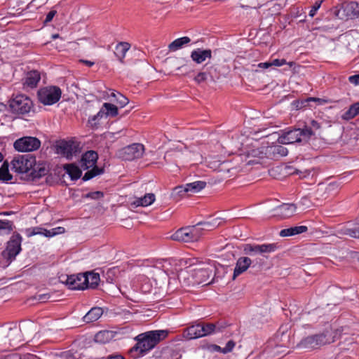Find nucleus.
I'll return each mask as SVG.
<instances>
[{"label":"nucleus","instance_id":"20e7f679","mask_svg":"<svg viewBox=\"0 0 359 359\" xmlns=\"http://www.w3.org/2000/svg\"><path fill=\"white\" fill-rule=\"evenodd\" d=\"M314 135L313 130L305 127L304 128H294L285 131L278 137V142L282 144H293L295 142H307Z\"/></svg>","mask_w":359,"mask_h":359},{"label":"nucleus","instance_id":"393cba45","mask_svg":"<svg viewBox=\"0 0 359 359\" xmlns=\"http://www.w3.org/2000/svg\"><path fill=\"white\" fill-rule=\"evenodd\" d=\"M84 275V278L82 280L85 282L86 287H95L100 281V275L97 273L94 272H88L86 273H83Z\"/></svg>","mask_w":359,"mask_h":359},{"label":"nucleus","instance_id":"6ab92c4d","mask_svg":"<svg viewBox=\"0 0 359 359\" xmlns=\"http://www.w3.org/2000/svg\"><path fill=\"white\" fill-rule=\"evenodd\" d=\"M252 264L251 259L248 257H240L236 264L233 271V279L245 272Z\"/></svg>","mask_w":359,"mask_h":359},{"label":"nucleus","instance_id":"a18cd8bd","mask_svg":"<svg viewBox=\"0 0 359 359\" xmlns=\"http://www.w3.org/2000/svg\"><path fill=\"white\" fill-rule=\"evenodd\" d=\"M46 229L41 226H35L27 229V236H32L35 235H41L46 237Z\"/></svg>","mask_w":359,"mask_h":359},{"label":"nucleus","instance_id":"a19ab883","mask_svg":"<svg viewBox=\"0 0 359 359\" xmlns=\"http://www.w3.org/2000/svg\"><path fill=\"white\" fill-rule=\"evenodd\" d=\"M13 223L8 220H0V235L8 234L13 230Z\"/></svg>","mask_w":359,"mask_h":359},{"label":"nucleus","instance_id":"2f4dec72","mask_svg":"<svg viewBox=\"0 0 359 359\" xmlns=\"http://www.w3.org/2000/svg\"><path fill=\"white\" fill-rule=\"evenodd\" d=\"M155 195L154 194H146L143 197L136 199L134 203L137 206L147 207L151 205L155 201Z\"/></svg>","mask_w":359,"mask_h":359},{"label":"nucleus","instance_id":"9d476101","mask_svg":"<svg viewBox=\"0 0 359 359\" xmlns=\"http://www.w3.org/2000/svg\"><path fill=\"white\" fill-rule=\"evenodd\" d=\"M34 163V157L29 155H19L11 161V169L17 173H27L32 170Z\"/></svg>","mask_w":359,"mask_h":359},{"label":"nucleus","instance_id":"aec40b11","mask_svg":"<svg viewBox=\"0 0 359 359\" xmlns=\"http://www.w3.org/2000/svg\"><path fill=\"white\" fill-rule=\"evenodd\" d=\"M212 52L210 49L203 50L197 48L191 53V57L197 64L203 62L206 59L211 58Z\"/></svg>","mask_w":359,"mask_h":359},{"label":"nucleus","instance_id":"5fc2aeb1","mask_svg":"<svg viewBox=\"0 0 359 359\" xmlns=\"http://www.w3.org/2000/svg\"><path fill=\"white\" fill-rule=\"evenodd\" d=\"M57 13V11L55 10H52L50 11L47 15H46V19H45V21H44V23H48L50 22L53 18L55 17V15H56Z\"/></svg>","mask_w":359,"mask_h":359},{"label":"nucleus","instance_id":"ddd939ff","mask_svg":"<svg viewBox=\"0 0 359 359\" xmlns=\"http://www.w3.org/2000/svg\"><path fill=\"white\" fill-rule=\"evenodd\" d=\"M84 278L83 273L70 276H62L60 277L61 283H65L70 290H84L86 289L85 282L82 280Z\"/></svg>","mask_w":359,"mask_h":359},{"label":"nucleus","instance_id":"c9c22d12","mask_svg":"<svg viewBox=\"0 0 359 359\" xmlns=\"http://www.w3.org/2000/svg\"><path fill=\"white\" fill-rule=\"evenodd\" d=\"M270 151L273 154V157L285 156L288 153L287 148L283 145L272 146L270 147Z\"/></svg>","mask_w":359,"mask_h":359},{"label":"nucleus","instance_id":"f704fd0d","mask_svg":"<svg viewBox=\"0 0 359 359\" xmlns=\"http://www.w3.org/2000/svg\"><path fill=\"white\" fill-rule=\"evenodd\" d=\"M201 332H202V337L215 333L220 330L219 328H218L215 324L213 323H201Z\"/></svg>","mask_w":359,"mask_h":359},{"label":"nucleus","instance_id":"052dcab7","mask_svg":"<svg viewBox=\"0 0 359 359\" xmlns=\"http://www.w3.org/2000/svg\"><path fill=\"white\" fill-rule=\"evenodd\" d=\"M49 298V295L47 294H39L38 296V300L45 302Z\"/></svg>","mask_w":359,"mask_h":359},{"label":"nucleus","instance_id":"6e6552de","mask_svg":"<svg viewBox=\"0 0 359 359\" xmlns=\"http://www.w3.org/2000/svg\"><path fill=\"white\" fill-rule=\"evenodd\" d=\"M38 99L44 105H53L57 103L62 95L61 89L56 86H48L39 90Z\"/></svg>","mask_w":359,"mask_h":359},{"label":"nucleus","instance_id":"bb28decb","mask_svg":"<svg viewBox=\"0 0 359 359\" xmlns=\"http://www.w3.org/2000/svg\"><path fill=\"white\" fill-rule=\"evenodd\" d=\"M182 152L180 149H172L168 151L164 156V160L166 164H175L177 166V158L182 156Z\"/></svg>","mask_w":359,"mask_h":359},{"label":"nucleus","instance_id":"5701e85b","mask_svg":"<svg viewBox=\"0 0 359 359\" xmlns=\"http://www.w3.org/2000/svg\"><path fill=\"white\" fill-rule=\"evenodd\" d=\"M30 175L33 179L40 178L48 173L46 164L43 162L34 163V165L30 170Z\"/></svg>","mask_w":359,"mask_h":359},{"label":"nucleus","instance_id":"7ed1b4c3","mask_svg":"<svg viewBox=\"0 0 359 359\" xmlns=\"http://www.w3.org/2000/svg\"><path fill=\"white\" fill-rule=\"evenodd\" d=\"M168 334V332L165 330H153L142 333L135 338L137 344L133 348V350L139 351L140 354L144 355L154 348L161 341L165 339Z\"/></svg>","mask_w":359,"mask_h":359},{"label":"nucleus","instance_id":"338daca9","mask_svg":"<svg viewBox=\"0 0 359 359\" xmlns=\"http://www.w3.org/2000/svg\"><path fill=\"white\" fill-rule=\"evenodd\" d=\"M10 215V213L8 212H2L0 213V215Z\"/></svg>","mask_w":359,"mask_h":359},{"label":"nucleus","instance_id":"c756f323","mask_svg":"<svg viewBox=\"0 0 359 359\" xmlns=\"http://www.w3.org/2000/svg\"><path fill=\"white\" fill-rule=\"evenodd\" d=\"M229 162L226 161H221L219 160H210L208 162V166L213 169L214 170H217L218 172H229V168L226 165L229 164Z\"/></svg>","mask_w":359,"mask_h":359},{"label":"nucleus","instance_id":"8fccbe9b","mask_svg":"<svg viewBox=\"0 0 359 359\" xmlns=\"http://www.w3.org/2000/svg\"><path fill=\"white\" fill-rule=\"evenodd\" d=\"M207 79L208 74L206 72H200L195 76L194 81L198 83H201L206 81Z\"/></svg>","mask_w":359,"mask_h":359},{"label":"nucleus","instance_id":"4be33fe9","mask_svg":"<svg viewBox=\"0 0 359 359\" xmlns=\"http://www.w3.org/2000/svg\"><path fill=\"white\" fill-rule=\"evenodd\" d=\"M41 79L40 74L37 71L28 72L24 80V86L30 88H35Z\"/></svg>","mask_w":359,"mask_h":359},{"label":"nucleus","instance_id":"680f3d73","mask_svg":"<svg viewBox=\"0 0 359 359\" xmlns=\"http://www.w3.org/2000/svg\"><path fill=\"white\" fill-rule=\"evenodd\" d=\"M311 125L316 129H319L320 128V124L319 123H318L315 120H312L311 121Z\"/></svg>","mask_w":359,"mask_h":359},{"label":"nucleus","instance_id":"864d4df0","mask_svg":"<svg viewBox=\"0 0 359 359\" xmlns=\"http://www.w3.org/2000/svg\"><path fill=\"white\" fill-rule=\"evenodd\" d=\"M103 196H104V194L102 191H93V192L88 193L86 195V197L92 198V199H100V198H102Z\"/></svg>","mask_w":359,"mask_h":359},{"label":"nucleus","instance_id":"13d9d810","mask_svg":"<svg viewBox=\"0 0 359 359\" xmlns=\"http://www.w3.org/2000/svg\"><path fill=\"white\" fill-rule=\"evenodd\" d=\"M351 107V108H352V109L353 111V113H354L355 116L358 114H359V102H356V103H354Z\"/></svg>","mask_w":359,"mask_h":359},{"label":"nucleus","instance_id":"603ef678","mask_svg":"<svg viewBox=\"0 0 359 359\" xmlns=\"http://www.w3.org/2000/svg\"><path fill=\"white\" fill-rule=\"evenodd\" d=\"M321 2H322L321 1H316L314 3L313 6H312L311 9L309 11V15L310 17L313 18L316 15L317 11L320 7Z\"/></svg>","mask_w":359,"mask_h":359},{"label":"nucleus","instance_id":"473e14b6","mask_svg":"<svg viewBox=\"0 0 359 359\" xmlns=\"http://www.w3.org/2000/svg\"><path fill=\"white\" fill-rule=\"evenodd\" d=\"M64 169L72 180H78L81 175V170L80 168L73 164H67L64 165Z\"/></svg>","mask_w":359,"mask_h":359},{"label":"nucleus","instance_id":"423d86ee","mask_svg":"<svg viewBox=\"0 0 359 359\" xmlns=\"http://www.w3.org/2000/svg\"><path fill=\"white\" fill-rule=\"evenodd\" d=\"M34 107L32 100L27 95H18L8 102V108L16 116L29 114Z\"/></svg>","mask_w":359,"mask_h":359},{"label":"nucleus","instance_id":"09e8293b","mask_svg":"<svg viewBox=\"0 0 359 359\" xmlns=\"http://www.w3.org/2000/svg\"><path fill=\"white\" fill-rule=\"evenodd\" d=\"M235 345L236 344L233 340L229 341L225 347L222 348V353L226 354L231 352L233 349Z\"/></svg>","mask_w":359,"mask_h":359},{"label":"nucleus","instance_id":"dca6fc26","mask_svg":"<svg viewBox=\"0 0 359 359\" xmlns=\"http://www.w3.org/2000/svg\"><path fill=\"white\" fill-rule=\"evenodd\" d=\"M296 206L293 203H284L274 209L273 215L278 216L281 219L287 218L294 215L296 211Z\"/></svg>","mask_w":359,"mask_h":359},{"label":"nucleus","instance_id":"c03bdc74","mask_svg":"<svg viewBox=\"0 0 359 359\" xmlns=\"http://www.w3.org/2000/svg\"><path fill=\"white\" fill-rule=\"evenodd\" d=\"M110 337V332L108 331H100L95 336V340L99 343H106Z\"/></svg>","mask_w":359,"mask_h":359},{"label":"nucleus","instance_id":"4c0bfd02","mask_svg":"<svg viewBox=\"0 0 359 359\" xmlns=\"http://www.w3.org/2000/svg\"><path fill=\"white\" fill-rule=\"evenodd\" d=\"M339 233L346 235L353 238H359V226L354 228H341L339 231Z\"/></svg>","mask_w":359,"mask_h":359},{"label":"nucleus","instance_id":"6e6d98bb","mask_svg":"<svg viewBox=\"0 0 359 359\" xmlns=\"http://www.w3.org/2000/svg\"><path fill=\"white\" fill-rule=\"evenodd\" d=\"M348 81L351 83L355 86L359 84V74H355L348 77Z\"/></svg>","mask_w":359,"mask_h":359},{"label":"nucleus","instance_id":"b1692460","mask_svg":"<svg viewBox=\"0 0 359 359\" xmlns=\"http://www.w3.org/2000/svg\"><path fill=\"white\" fill-rule=\"evenodd\" d=\"M130 48V44L128 42H119L115 47L114 54L118 60L123 63L126 53Z\"/></svg>","mask_w":359,"mask_h":359},{"label":"nucleus","instance_id":"f03ea898","mask_svg":"<svg viewBox=\"0 0 359 359\" xmlns=\"http://www.w3.org/2000/svg\"><path fill=\"white\" fill-rule=\"evenodd\" d=\"M220 224L219 219H213L212 222L198 223L196 226H189L176 231L171 238L174 241L183 243L198 241L201 236L203 230H210Z\"/></svg>","mask_w":359,"mask_h":359},{"label":"nucleus","instance_id":"2eb2a0df","mask_svg":"<svg viewBox=\"0 0 359 359\" xmlns=\"http://www.w3.org/2000/svg\"><path fill=\"white\" fill-rule=\"evenodd\" d=\"M144 147L142 144H133L123 149V158L126 161H132L142 156Z\"/></svg>","mask_w":359,"mask_h":359},{"label":"nucleus","instance_id":"bf43d9fd","mask_svg":"<svg viewBox=\"0 0 359 359\" xmlns=\"http://www.w3.org/2000/svg\"><path fill=\"white\" fill-rule=\"evenodd\" d=\"M258 67L260 68L266 69L270 67H271V61L270 62H261L258 65Z\"/></svg>","mask_w":359,"mask_h":359},{"label":"nucleus","instance_id":"58836bf2","mask_svg":"<svg viewBox=\"0 0 359 359\" xmlns=\"http://www.w3.org/2000/svg\"><path fill=\"white\" fill-rule=\"evenodd\" d=\"M107 117V114H105V111L102 106L100 111L97 113V114L94 115L93 116L89 118L88 123L92 126H96L101 118Z\"/></svg>","mask_w":359,"mask_h":359},{"label":"nucleus","instance_id":"412c9836","mask_svg":"<svg viewBox=\"0 0 359 359\" xmlns=\"http://www.w3.org/2000/svg\"><path fill=\"white\" fill-rule=\"evenodd\" d=\"M184 337L187 339H194L202 337L201 323L193 325L184 331Z\"/></svg>","mask_w":359,"mask_h":359},{"label":"nucleus","instance_id":"39448f33","mask_svg":"<svg viewBox=\"0 0 359 359\" xmlns=\"http://www.w3.org/2000/svg\"><path fill=\"white\" fill-rule=\"evenodd\" d=\"M331 329H326L322 333L304 338L298 344L302 348L313 349L334 341Z\"/></svg>","mask_w":359,"mask_h":359},{"label":"nucleus","instance_id":"f3484780","mask_svg":"<svg viewBox=\"0 0 359 359\" xmlns=\"http://www.w3.org/2000/svg\"><path fill=\"white\" fill-rule=\"evenodd\" d=\"M339 189L337 182H331L328 184H319L316 191V196L320 198H327L330 195H334Z\"/></svg>","mask_w":359,"mask_h":359},{"label":"nucleus","instance_id":"e2e57ef3","mask_svg":"<svg viewBox=\"0 0 359 359\" xmlns=\"http://www.w3.org/2000/svg\"><path fill=\"white\" fill-rule=\"evenodd\" d=\"M107 359H124V358L121 355H111L107 358Z\"/></svg>","mask_w":359,"mask_h":359},{"label":"nucleus","instance_id":"0eeeda50","mask_svg":"<svg viewBox=\"0 0 359 359\" xmlns=\"http://www.w3.org/2000/svg\"><path fill=\"white\" fill-rule=\"evenodd\" d=\"M97 158V154L94 151H88L82 156L80 162L81 168L83 170H87L88 168H93L92 170H88L85 173L83 177V181H88L103 172L102 169L95 166Z\"/></svg>","mask_w":359,"mask_h":359},{"label":"nucleus","instance_id":"79ce46f5","mask_svg":"<svg viewBox=\"0 0 359 359\" xmlns=\"http://www.w3.org/2000/svg\"><path fill=\"white\" fill-rule=\"evenodd\" d=\"M12 179V175L9 173L8 165L4 163L0 168V180L8 182Z\"/></svg>","mask_w":359,"mask_h":359},{"label":"nucleus","instance_id":"0e129e2a","mask_svg":"<svg viewBox=\"0 0 359 359\" xmlns=\"http://www.w3.org/2000/svg\"><path fill=\"white\" fill-rule=\"evenodd\" d=\"M83 62L86 63L88 66L91 67L94 65L93 62H90L88 60H82Z\"/></svg>","mask_w":359,"mask_h":359},{"label":"nucleus","instance_id":"9b49d317","mask_svg":"<svg viewBox=\"0 0 359 359\" xmlns=\"http://www.w3.org/2000/svg\"><path fill=\"white\" fill-rule=\"evenodd\" d=\"M14 148L20 152H29L38 149L41 146L39 139L34 137H23L15 141Z\"/></svg>","mask_w":359,"mask_h":359},{"label":"nucleus","instance_id":"cd10ccee","mask_svg":"<svg viewBox=\"0 0 359 359\" xmlns=\"http://www.w3.org/2000/svg\"><path fill=\"white\" fill-rule=\"evenodd\" d=\"M103 311L100 307L92 308L83 317L86 323H92L98 320L102 315Z\"/></svg>","mask_w":359,"mask_h":359},{"label":"nucleus","instance_id":"49530a36","mask_svg":"<svg viewBox=\"0 0 359 359\" xmlns=\"http://www.w3.org/2000/svg\"><path fill=\"white\" fill-rule=\"evenodd\" d=\"M65 229L64 227L57 226L55 228H53L51 229H46V237L50 238L55 236L56 235L62 234L65 233Z\"/></svg>","mask_w":359,"mask_h":359},{"label":"nucleus","instance_id":"4d7b16f0","mask_svg":"<svg viewBox=\"0 0 359 359\" xmlns=\"http://www.w3.org/2000/svg\"><path fill=\"white\" fill-rule=\"evenodd\" d=\"M208 349L210 351H216V352H220L222 353V348H221L219 346L216 344H211L208 346Z\"/></svg>","mask_w":359,"mask_h":359},{"label":"nucleus","instance_id":"a878e982","mask_svg":"<svg viewBox=\"0 0 359 359\" xmlns=\"http://www.w3.org/2000/svg\"><path fill=\"white\" fill-rule=\"evenodd\" d=\"M344 12L348 18H354L359 15V4L351 1L344 6Z\"/></svg>","mask_w":359,"mask_h":359},{"label":"nucleus","instance_id":"3c124183","mask_svg":"<svg viewBox=\"0 0 359 359\" xmlns=\"http://www.w3.org/2000/svg\"><path fill=\"white\" fill-rule=\"evenodd\" d=\"M355 116L353 113V111L351 107H350L349 109L342 114L341 118L344 120L348 121L350 119L353 118Z\"/></svg>","mask_w":359,"mask_h":359},{"label":"nucleus","instance_id":"4468645a","mask_svg":"<svg viewBox=\"0 0 359 359\" xmlns=\"http://www.w3.org/2000/svg\"><path fill=\"white\" fill-rule=\"evenodd\" d=\"M79 144L74 141L62 140L57 145V153L67 158L71 159L74 155L78 152Z\"/></svg>","mask_w":359,"mask_h":359},{"label":"nucleus","instance_id":"c85d7f7f","mask_svg":"<svg viewBox=\"0 0 359 359\" xmlns=\"http://www.w3.org/2000/svg\"><path fill=\"white\" fill-rule=\"evenodd\" d=\"M308 230L306 226H297L288 229H284L280 231V236L282 237L291 236L306 232Z\"/></svg>","mask_w":359,"mask_h":359},{"label":"nucleus","instance_id":"7c9ffc66","mask_svg":"<svg viewBox=\"0 0 359 359\" xmlns=\"http://www.w3.org/2000/svg\"><path fill=\"white\" fill-rule=\"evenodd\" d=\"M191 39L188 36L178 38L169 44L168 48L170 51H176L182 48L183 46L189 43Z\"/></svg>","mask_w":359,"mask_h":359},{"label":"nucleus","instance_id":"37998d69","mask_svg":"<svg viewBox=\"0 0 359 359\" xmlns=\"http://www.w3.org/2000/svg\"><path fill=\"white\" fill-rule=\"evenodd\" d=\"M311 101L316 102L319 104H323L327 102L326 100H325L323 99H321V98L309 97V98H307L306 100H304L297 101L296 107H297V108H302V107H304L306 105V103H307L309 102H311Z\"/></svg>","mask_w":359,"mask_h":359},{"label":"nucleus","instance_id":"69168bd1","mask_svg":"<svg viewBox=\"0 0 359 359\" xmlns=\"http://www.w3.org/2000/svg\"><path fill=\"white\" fill-rule=\"evenodd\" d=\"M306 201H307V198L306 197H304V198H302V201H301V203L303 204V205H306Z\"/></svg>","mask_w":359,"mask_h":359},{"label":"nucleus","instance_id":"f8f14e48","mask_svg":"<svg viewBox=\"0 0 359 359\" xmlns=\"http://www.w3.org/2000/svg\"><path fill=\"white\" fill-rule=\"evenodd\" d=\"M277 245L275 243L246 244L244 245L243 251L246 255L255 256L257 255H264L276 251Z\"/></svg>","mask_w":359,"mask_h":359},{"label":"nucleus","instance_id":"de8ad7c7","mask_svg":"<svg viewBox=\"0 0 359 359\" xmlns=\"http://www.w3.org/2000/svg\"><path fill=\"white\" fill-rule=\"evenodd\" d=\"M271 66L280 67L283 65L287 64V62L285 59H273L271 61ZM292 62H290L287 63L290 67L293 65Z\"/></svg>","mask_w":359,"mask_h":359},{"label":"nucleus","instance_id":"a211bd4d","mask_svg":"<svg viewBox=\"0 0 359 359\" xmlns=\"http://www.w3.org/2000/svg\"><path fill=\"white\" fill-rule=\"evenodd\" d=\"M206 183L203 181H196L191 183H188L185 186L178 187L175 188L177 193L182 194V193L191 192L198 193L205 188Z\"/></svg>","mask_w":359,"mask_h":359},{"label":"nucleus","instance_id":"e433bc0d","mask_svg":"<svg viewBox=\"0 0 359 359\" xmlns=\"http://www.w3.org/2000/svg\"><path fill=\"white\" fill-rule=\"evenodd\" d=\"M110 96L114 98V101L120 107H124L129 102L128 99L120 93L112 91Z\"/></svg>","mask_w":359,"mask_h":359},{"label":"nucleus","instance_id":"ea45409f","mask_svg":"<svg viewBox=\"0 0 359 359\" xmlns=\"http://www.w3.org/2000/svg\"><path fill=\"white\" fill-rule=\"evenodd\" d=\"M103 108L107 117H114L118 115V108L113 104L105 102L103 104Z\"/></svg>","mask_w":359,"mask_h":359},{"label":"nucleus","instance_id":"f257e3e1","mask_svg":"<svg viewBox=\"0 0 359 359\" xmlns=\"http://www.w3.org/2000/svg\"><path fill=\"white\" fill-rule=\"evenodd\" d=\"M211 274L212 269L208 265L201 263L190 264L189 266L180 271L178 277L187 285H206Z\"/></svg>","mask_w":359,"mask_h":359},{"label":"nucleus","instance_id":"1a4fd4ad","mask_svg":"<svg viewBox=\"0 0 359 359\" xmlns=\"http://www.w3.org/2000/svg\"><path fill=\"white\" fill-rule=\"evenodd\" d=\"M22 238L19 233H14L7 243L6 249L2 252V257L9 263L15 259L21 252Z\"/></svg>","mask_w":359,"mask_h":359},{"label":"nucleus","instance_id":"72a5a7b5","mask_svg":"<svg viewBox=\"0 0 359 359\" xmlns=\"http://www.w3.org/2000/svg\"><path fill=\"white\" fill-rule=\"evenodd\" d=\"M240 6L243 8H257L264 5L267 0H241Z\"/></svg>","mask_w":359,"mask_h":359},{"label":"nucleus","instance_id":"774afa93","mask_svg":"<svg viewBox=\"0 0 359 359\" xmlns=\"http://www.w3.org/2000/svg\"><path fill=\"white\" fill-rule=\"evenodd\" d=\"M58 37H59V35H58V34H53V35H52V38H53V39H56V38H58Z\"/></svg>","mask_w":359,"mask_h":359}]
</instances>
